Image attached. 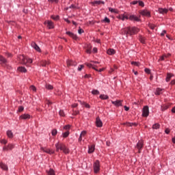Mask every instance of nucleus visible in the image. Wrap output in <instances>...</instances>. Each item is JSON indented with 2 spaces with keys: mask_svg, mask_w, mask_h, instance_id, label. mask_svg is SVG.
I'll use <instances>...</instances> for the list:
<instances>
[{
  "mask_svg": "<svg viewBox=\"0 0 175 175\" xmlns=\"http://www.w3.org/2000/svg\"><path fill=\"white\" fill-rule=\"evenodd\" d=\"M18 59L22 65H27V64H32V62H33L32 59L25 57L24 55H19L18 56Z\"/></svg>",
  "mask_w": 175,
  "mask_h": 175,
  "instance_id": "f03ea898",
  "label": "nucleus"
},
{
  "mask_svg": "<svg viewBox=\"0 0 175 175\" xmlns=\"http://www.w3.org/2000/svg\"><path fill=\"white\" fill-rule=\"evenodd\" d=\"M87 135V131H83L80 135L82 137H85V135Z\"/></svg>",
  "mask_w": 175,
  "mask_h": 175,
  "instance_id": "c03bdc74",
  "label": "nucleus"
},
{
  "mask_svg": "<svg viewBox=\"0 0 175 175\" xmlns=\"http://www.w3.org/2000/svg\"><path fill=\"white\" fill-rule=\"evenodd\" d=\"M139 13L142 16L145 17H151V13H150V12L146 10H141Z\"/></svg>",
  "mask_w": 175,
  "mask_h": 175,
  "instance_id": "6e6552de",
  "label": "nucleus"
},
{
  "mask_svg": "<svg viewBox=\"0 0 175 175\" xmlns=\"http://www.w3.org/2000/svg\"><path fill=\"white\" fill-rule=\"evenodd\" d=\"M78 33H79V35H81V33H84V30H83V29L79 28L78 30Z\"/></svg>",
  "mask_w": 175,
  "mask_h": 175,
  "instance_id": "13d9d810",
  "label": "nucleus"
},
{
  "mask_svg": "<svg viewBox=\"0 0 175 175\" xmlns=\"http://www.w3.org/2000/svg\"><path fill=\"white\" fill-rule=\"evenodd\" d=\"M117 18H119V20H122V21H124L125 20H129L128 16L125 14L118 16Z\"/></svg>",
  "mask_w": 175,
  "mask_h": 175,
  "instance_id": "4468645a",
  "label": "nucleus"
},
{
  "mask_svg": "<svg viewBox=\"0 0 175 175\" xmlns=\"http://www.w3.org/2000/svg\"><path fill=\"white\" fill-rule=\"evenodd\" d=\"M165 33H166V30H163L161 33V36H165Z\"/></svg>",
  "mask_w": 175,
  "mask_h": 175,
  "instance_id": "338daca9",
  "label": "nucleus"
},
{
  "mask_svg": "<svg viewBox=\"0 0 175 175\" xmlns=\"http://www.w3.org/2000/svg\"><path fill=\"white\" fill-rule=\"evenodd\" d=\"M172 77H173V75L172 73L167 74V77L165 79V81H167V83H169V81H170V79H172Z\"/></svg>",
  "mask_w": 175,
  "mask_h": 175,
  "instance_id": "c85d7f7f",
  "label": "nucleus"
},
{
  "mask_svg": "<svg viewBox=\"0 0 175 175\" xmlns=\"http://www.w3.org/2000/svg\"><path fill=\"white\" fill-rule=\"evenodd\" d=\"M112 105H114V106H116L117 107L120 106H122V101L120 100H117L116 101H111Z\"/></svg>",
  "mask_w": 175,
  "mask_h": 175,
  "instance_id": "dca6fc26",
  "label": "nucleus"
},
{
  "mask_svg": "<svg viewBox=\"0 0 175 175\" xmlns=\"http://www.w3.org/2000/svg\"><path fill=\"white\" fill-rule=\"evenodd\" d=\"M148 27H149V28H150V29H155V25H154L152 23H149Z\"/></svg>",
  "mask_w": 175,
  "mask_h": 175,
  "instance_id": "79ce46f5",
  "label": "nucleus"
},
{
  "mask_svg": "<svg viewBox=\"0 0 175 175\" xmlns=\"http://www.w3.org/2000/svg\"><path fill=\"white\" fill-rule=\"evenodd\" d=\"M6 133H7L8 137H9L10 139L13 138V132H12V131L8 130V131H7Z\"/></svg>",
  "mask_w": 175,
  "mask_h": 175,
  "instance_id": "2f4dec72",
  "label": "nucleus"
},
{
  "mask_svg": "<svg viewBox=\"0 0 175 175\" xmlns=\"http://www.w3.org/2000/svg\"><path fill=\"white\" fill-rule=\"evenodd\" d=\"M23 110H24V107L20 106V107H18V111H19V113H21V111H23Z\"/></svg>",
  "mask_w": 175,
  "mask_h": 175,
  "instance_id": "bf43d9fd",
  "label": "nucleus"
},
{
  "mask_svg": "<svg viewBox=\"0 0 175 175\" xmlns=\"http://www.w3.org/2000/svg\"><path fill=\"white\" fill-rule=\"evenodd\" d=\"M166 55H163L160 59H159V61H165V58H166Z\"/></svg>",
  "mask_w": 175,
  "mask_h": 175,
  "instance_id": "864d4df0",
  "label": "nucleus"
},
{
  "mask_svg": "<svg viewBox=\"0 0 175 175\" xmlns=\"http://www.w3.org/2000/svg\"><path fill=\"white\" fill-rule=\"evenodd\" d=\"M64 146H65V144H64L63 143H59V142L56 143L55 144V146L56 148L57 152H58L59 151V150L61 151H62V149L64 148Z\"/></svg>",
  "mask_w": 175,
  "mask_h": 175,
  "instance_id": "39448f33",
  "label": "nucleus"
},
{
  "mask_svg": "<svg viewBox=\"0 0 175 175\" xmlns=\"http://www.w3.org/2000/svg\"><path fill=\"white\" fill-rule=\"evenodd\" d=\"M109 12H111V13H115L116 14H118V10L117 9L109 8Z\"/></svg>",
  "mask_w": 175,
  "mask_h": 175,
  "instance_id": "7c9ffc66",
  "label": "nucleus"
},
{
  "mask_svg": "<svg viewBox=\"0 0 175 175\" xmlns=\"http://www.w3.org/2000/svg\"><path fill=\"white\" fill-rule=\"evenodd\" d=\"M62 151H63L64 154H69V152H70V150H69V148H68V147H66V146L64 145V146H63V149H62Z\"/></svg>",
  "mask_w": 175,
  "mask_h": 175,
  "instance_id": "a878e982",
  "label": "nucleus"
},
{
  "mask_svg": "<svg viewBox=\"0 0 175 175\" xmlns=\"http://www.w3.org/2000/svg\"><path fill=\"white\" fill-rule=\"evenodd\" d=\"M149 114H150V110L148 109V106L144 107L142 116L143 117H148Z\"/></svg>",
  "mask_w": 175,
  "mask_h": 175,
  "instance_id": "20e7f679",
  "label": "nucleus"
},
{
  "mask_svg": "<svg viewBox=\"0 0 175 175\" xmlns=\"http://www.w3.org/2000/svg\"><path fill=\"white\" fill-rule=\"evenodd\" d=\"M44 24L47 25V28H49V29H53V28H54V23L51 21H45Z\"/></svg>",
  "mask_w": 175,
  "mask_h": 175,
  "instance_id": "9b49d317",
  "label": "nucleus"
},
{
  "mask_svg": "<svg viewBox=\"0 0 175 175\" xmlns=\"http://www.w3.org/2000/svg\"><path fill=\"white\" fill-rule=\"evenodd\" d=\"M167 109H169V106L168 105H163V106H161L162 111H165V110H167Z\"/></svg>",
  "mask_w": 175,
  "mask_h": 175,
  "instance_id": "58836bf2",
  "label": "nucleus"
},
{
  "mask_svg": "<svg viewBox=\"0 0 175 175\" xmlns=\"http://www.w3.org/2000/svg\"><path fill=\"white\" fill-rule=\"evenodd\" d=\"M167 12H169L168 9L159 8V13H160L161 14H165L167 13Z\"/></svg>",
  "mask_w": 175,
  "mask_h": 175,
  "instance_id": "5701e85b",
  "label": "nucleus"
},
{
  "mask_svg": "<svg viewBox=\"0 0 175 175\" xmlns=\"http://www.w3.org/2000/svg\"><path fill=\"white\" fill-rule=\"evenodd\" d=\"M92 94V95H99V91L98 90H93Z\"/></svg>",
  "mask_w": 175,
  "mask_h": 175,
  "instance_id": "4c0bfd02",
  "label": "nucleus"
},
{
  "mask_svg": "<svg viewBox=\"0 0 175 175\" xmlns=\"http://www.w3.org/2000/svg\"><path fill=\"white\" fill-rule=\"evenodd\" d=\"M124 109L125 111H129V107H126V105H125V106L124 107Z\"/></svg>",
  "mask_w": 175,
  "mask_h": 175,
  "instance_id": "774afa93",
  "label": "nucleus"
},
{
  "mask_svg": "<svg viewBox=\"0 0 175 175\" xmlns=\"http://www.w3.org/2000/svg\"><path fill=\"white\" fill-rule=\"evenodd\" d=\"M131 65H135V66H140V64L137 62H132Z\"/></svg>",
  "mask_w": 175,
  "mask_h": 175,
  "instance_id": "de8ad7c7",
  "label": "nucleus"
},
{
  "mask_svg": "<svg viewBox=\"0 0 175 175\" xmlns=\"http://www.w3.org/2000/svg\"><path fill=\"white\" fill-rule=\"evenodd\" d=\"M103 23H107V24H109L110 23V19L107 17H105L104 20L103 21Z\"/></svg>",
  "mask_w": 175,
  "mask_h": 175,
  "instance_id": "ea45409f",
  "label": "nucleus"
},
{
  "mask_svg": "<svg viewBox=\"0 0 175 175\" xmlns=\"http://www.w3.org/2000/svg\"><path fill=\"white\" fill-rule=\"evenodd\" d=\"M40 150L43 151L44 152H46V154H49L50 155H51L52 154H54V150H51L49 148H46L44 147H41L40 148Z\"/></svg>",
  "mask_w": 175,
  "mask_h": 175,
  "instance_id": "0eeeda50",
  "label": "nucleus"
},
{
  "mask_svg": "<svg viewBox=\"0 0 175 175\" xmlns=\"http://www.w3.org/2000/svg\"><path fill=\"white\" fill-rule=\"evenodd\" d=\"M30 90H31V91H33V92H36V87L33 85L30 86Z\"/></svg>",
  "mask_w": 175,
  "mask_h": 175,
  "instance_id": "3c124183",
  "label": "nucleus"
},
{
  "mask_svg": "<svg viewBox=\"0 0 175 175\" xmlns=\"http://www.w3.org/2000/svg\"><path fill=\"white\" fill-rule=\"evenodd\" d=\"M31 46L33 47V49H35L36 51H38V53H40V47H39V46H38L36 43L31 42Z\"/></svg>",
  "mask_w": 175,
  "mask_h": 175,
  "instance_id": "412c9836",
  "label": "nucleus"
},
{
  "mask_svg": "<svg viewBox=\"0 0 175 175\" xmlns=\"http://www.w3.org/2000/svg\"><path fill=\"white\" fill-rule=\"evenodd\" d=\"M91 49H92V46H89V47L86 49V53H87V54H91V53H92Z\"/></svg>",
  "mask_w": 175,
  "mask_h": 175,
  "instance_id": "09e8293b",
  "label": "nucleus"
},
{
  "mask_svg": "<svg viewBox=\"0 0 175 175\" xmlns=\"http://www.w3.org/2000/svg\"><path fill=\"white\" fill-rule=\"evenodd\" d=\"M0 167L3 170H8V169H9V168H8V165H6V164L3 163H0Z\"/></svg>",
  "mask_w": 175,
  "mask_h": 175,
  "instance_id": "cd10ccee",
  "label": "nucleus"
},
{
  "mask_svg": "<svg viewBox=\"0 0 175 175\" xmlns=\"http://www.w3.org/2000/svg\"><path fill=\"white\" fill-rule=\"evenodd\" d=\"M57 133V129L52 130V136H56Z\"/></svg>",
  "mask_w": 175,
  "mask_h": 175,
  "instance_id": "8fccbe9b",
  "label": "nucleus"
},
{
  "mask_svg": "<svg viewBox=\"0 0 175 175\" xmlns=\"http://www.w3.org/2000/svg\"><path fill=\"white\" fill-rule=\"evenodd\" d=\"M0 61H1V62H2V64H6V62H8L6 59H5V57H3V56H2L1 55H0Z\"/></svg>",
  "mask_w": 175,
  "mask_h": 175,
  "instance_id": "c9c22d12",
  "label": "nucleus"
},
{
  "mask_svg": "<svg viewBox=\"0 0 175 175\" xmlns=\"http://www.w3.org/2000/svg\"><path fill=\"white\" fill-rule=\"evenodd\" d=\"M66 34L70 36V38H72L74 40H77L79 39V37H77V35L72 33V31H66Z\"/></svg>",
  "mask_w": 175,
  "mask_h": 175,
  "instance_id": "9d476101",
  "label": "nucleus"
},
{
  "mask_svg": "<svg viewBox=\"0 0 175 175\" xmlns=\"http://www.w3.org/2000/svg\"><path fill=\"white\" fill-rule=\"evenodd\" d=\"M129 20H130L131 21H140V18L136 16V15H130L129 17Z\"/></svg>",
  "mask_w": 175,
  "mask_h": 175,
  "instance_id": "f8f14e48",
  "label": "nucleus"
},
{
  "mask_svg": "<svg viewBox=\"0 0 175 175\" xmlns=\"http://www.w3.org/2000/svg\"><path fill=\"white\" fill-rule=\"evenodd\" d=\"M96 126H98V128H102L103 123H102V120H100V118H96Z\"/></svg>",
  "mask_w": 175,
  "mask_h": 175,
  "instance_id": "2eb2a0df",
  "label": "nucleus"
},
{
  "mask_svg": "<svg viewBox=\"0 0 175 175\" xmlns=\"http://www.w3.org/2000/svg\"><path fill=\"white\" fill-rule=\"evenodd\" d=\"M146 73H148V75H150L151 72V70L149 68H145Z\"/></svg>",
  "mask_w": 175,
  "mask_h": 175,
  "instance_id": "680f3d73",
  "label": "nucleus"
},
{
  "mask_svg": "<svg viewBox=\"0 0 175 175\" xmlns=\"http://www.w3.org/2000/svg\"><path fill=\"white\" fill-rule=\"evenodd\" d=\"M51 18L53 19V20H55V21H58V20H59V16H58V15H57V16H51Z\"/></svg>",
  "mask_w": 175,
  "mask_h": 175,
  "instance_id": "a19ab883",
  "label": "nucleus"
},
{
  "mask_svg": "<svg viewBox=\"0 0 175 175\" xmlns=\"http://www.w3.org/2000/svg\"><path fill=\"white\" fill-rule=\"evenodd\" d=\"M139 40L141 42V43H146V38H144V37H140L139 38Z\"/></svg>",
  "mask_w": 175,
  "mask_h": 175,
  "instance_id": "603ef678",
  "label": "nucleus"
},
{
  "mask_svg": "<svg viewBox=\"0 0 175 175\" xmlns=\"http://www.w3.org/2000/svg\"><path fill=\"white\" fill-rule=\"evenodd\" d=\"M48 175H55V172L53 169H50L49 171H46Z\"/></svg>",
  "mask_w": 175,
  "mask_h": 175,
  "instance_id": "72a5a7b5",
  "label": "nucleus"
},
{
  "mask_svg": "<svg viewBox=\"0 0 175 175\" xmlns=\"http://www.w3.org/2000/svg\"><path fill=\"white\" fill-rule=\"evenodd\" d=\"M93 167L94 173H98L99 170H100V163H99L98 160L94 163Z\"/></svg>",
  "mask_w": 175,
  "mask_h": 175,
  "instance_id": "7ed1b4c3",
  "label": "nucleus"
},
{
  "mask_svg": "<svg viewBox=\"0 0 175 175\" xmlns=\"http://www.w3.org/2000/svg\"><path fill=\"white\" fill-rule=\"evenodd\" d=\"M139 31L137 27H128L122 29L121 32L122 35H126V36H132V35H136Z\"/></svg>",
  "mask_w": 175,
  "mask_h": 175,
  "instance_id": "f257e3e1",
  "label": "nucleus"
},
{
  "mask_svg": "<svg viewBox=\"0 0 175 175\" xmlns=\"http://www.w3.org/2000/svg\"><path fill=\"white\" fill-rule=\"evenodd\" d=\"M67 65L68 66H76L77 65V62H74L73 60H68Z\"/></svg>",
  "mask_w": 175,
  "mask_h": 175,
  "instance_id": "aec40b11",
  "label": "nucleus"
},
{
  "mask_svg": "<svg viewBox=\"0 0 175 175\" xmlns=\"http://www.w3.org/2000/svg\"><path fill=\"white\" fill-rule=\"evenodd\" d=\"M87 66L88 68H92V69H94L96 72H103L105 70V68H101V69H100V70H98V69H96V68H97L96 66H95L92 64H90V63L87 64Z\"/></svg>",
  "mask_w": 175,
  "mask_h": 175,
  "instance_id": "423d86ee",
  "label": "nucleus"
},
{
  "mask_svg": "<svg viewBox=\"0 0 175 175\" xmlns=\"http://www.w3.org/2000/svg\"><path fill=\"white\" fill-rule=\"evenodd\" d=\"M107 53L108 54V55H114V54H116V50H114L113 49H109L107 51Z\"/></svg>",
  "mask_w": 175,
  "mask_h": 175,
  "instance_id": "b1692460",
  "label": "nucleus"
},
{
  "mask_svg": "<svg viewBox=\"0 0 175 175\" xmlns=\"http://www.w3.org/2000/svg\"><path fill=\"white\" fill-rule=\"evenodd\" d=\"M100 99H102L103 100H106L109 99V96L106 94H100L99 96Z\"/></svg>",
  "mask_w": 175,
  "mask_h": 175,
  "instance_id": "c756f323",
  "label": "nucleus"
},
{
  "mask_svg": "<svg viewBox=\"0 0 175 175\" xmlns=\"http://www.w3.org/2000/svg\"><path fill=\"white\" fill-rule=\"evenodd\" d=\"M46 90H53L54 88L53 87V85L48 84V85H46Z\"/></svg>",
  "mask_w": 175,
  "mask_h": 175,
  "instance_id": "49530a36",
  "label": "nucleus"
},
{
  "mask_svg": "<svg viewBox=\"0 0 175 175\" xmlns=\"http://www.w3.org/2000/svg\"><path fill=\"white\" fill-rule=\"evenodd\" d=\"M79 103L82 105V106H85V107H86V109H90L91 106L90 105V104L84 102V101H81V100H79Z\"/></svg>",
  "mask_w": 175,
  "mask_h": 175,
  "instance_id": "4be33fe9",
  "label": "nucleus"
},
{
  "mask_svg": "<svg viewBox=\"0 0 175 175\" xmlns=\"http://www.w3.org/2000/svg\"><path fill=\"white\" fill-rule=\"evenodd\" d=\"M165 133H166L167 135H169V134L170 133V129H166L165 130Z\"/></svg>",
  "mask_w": 175,
  "mask_h": 175,
  "instance_id": "0e129e2a",
  "label": "nucleus"
},
{
  "mask_svg": "<svg viewBox=\"0 0 175 175\" xmlns=\"http://www.w3.org/2000/svg\"><path fill=\"white\" fill-rule=\"evenodd\" d=\"M139 1H133L131 3V5H137Z\"/></svg>",
  "mask_w": 175,
  "mask_h": 175,
  "instance_id": "e2e57ef3",
  "label": "nucleus"
},
{
  "mask_svg": "<svg viewBox=\"0 0 175 175\" xmlns=\"http://www.w3.org/2000/svg\"><path fill=\"white\" fill-rule=\"evenodd\" d=\"M64 129H65L66 131L70 129V125L67 124V125L64 126Z\"/></svg>",
  "mask_w": 175,
  "mask_h": 175,
  "instance_id": "6e6d98bb",
  "label": "nucleus"
},
{
  "mask_svg": "<svg viewBox=\"0 0 175 175\" xmlns=\"http://www.w3.org/2000/svg\"><path fill=\"white\" fill-rule=\"evenodd\" d=\"M95 151V145L89 146L88 154H92Z\"/></svg>",
  "mask_w": 175,
  "mask_h": 175,
  "instance_id": "393cba45",
  "label": "nucleus"
},
{
  "mask_svg": "<svg viewBox=\"0 0 175 175\" xmlns=\"http://www.w3.org/2000/svg\"><path fill=\"white\" fill-rule=\"evenodd\" d=\"M18 72H21V73H27V70L25 67L23 66H19L17 68Z\"/></svg>",
  "mask_w": 175,
  "mask_h": 175,
  "instance_id": "6ab92c4d",
  "label": "nucleus"
},
{
  "mask_svg": "<svg viewBox=\"0 0 175 175\" xmlns=\"http://www.w3.org/2000/svg\"><path fill=\"white\" fill-rule=\"evenodd\" d=\"M59 114L60 117H65V112H64V110H60L59 111Z\"/></svg>",
  "mask_w": 175,
  "mask_h": 175,
  "instance_id": "37998d69",
  "label": "nucleus"
},
{
  "mask_svg": "<svg viewBox=\"0 0 175 175\" xmlns=\"http://www.w3.org/2000/svg\"><path fill=\"white\" fill-rule=\"evenodd\" d=\"M83 68H84V66L83 65H81L80 66L78 67V70H83Z\"/></svg>",
  "mask_w": 175,
  "mask_h": 175,
  "instance_id": "69168bd1",
  "label": "nucleus"
},
{
  "mask_svg": "<svg viewBox=\"0 0 175 175\" xmlns=\"http://www.w3.org/2000/svg\"><path fill=\"white\" fill-rule=\"evenodd\" d=\"M123 125H126V126H136L137 124L136 122H125L123 123Z\"/></svg>",
  "mask_w": 175,
  "mask_h": 175,
  "instance_id": "bb28decb",
  "label": "nucleus"
},
{
  "mask_svg": "<svg viewBox=\"0 0 175 175\" xmlns=\"http://www.w3.org/2000/svg\"><path fill=\"white\" fill-rule=\"evenodd\" d=\"M49 2H51V3H53V2H55V3H58V0H48Z\"/></svg>",
  "mask_w": 175,
  "mask_h": 175,
  "instance_id": "052dcab7",
  "label": "nucleus"
},
{
  "mask_svg": "<svg viewBox=\"0 0 175 175\" xmlns=\"http://www.w3.org/2000/svg\"><path fill=\"white\" fill-rule=\"evenodd\" d=\"M0 143H1V144H8V140L1 139V140H0Z\"/></svg>",
  "mask_w": 175,
  "mask_h": 175,
  "instance_id": "5fc2aeb1",
  "label": "nucleus"
},
{
  "mask_svg": "<svg viewBox=\"0 0 175 175\" xmlns=\"http://www.w3.org/2000/svg\"><path fill=\"white\" fill-rule=\"evenodd\" d=\"M105 5V1H94L91 2V5H92V6H98V5Z\"/></svg>",
  "mask_w": 175,
  "mask_h": 175,
  "instance_id": "ddd939ff",
  "label": "nucleus"
},
{
  "mask_svg": "<svg viewBox=\"0 0 175 175\" xmlns=\"http://www.w3.org/2000/svg\"><path fill=\"white\" fill-rule=\"evenodd\" d=\"M21 120H29L31 118V116L28 113L23 114L20 116Z\"/></svg>",
  "mask_w": 175,
  "mask_h": 175,
  "instance_id": "a211bd4d",
  "label": "nucleus"
},
{
  "mask_svg": "<svg viewBox=\"0 0 175 175\" xmlns=\"http://www.w3.org/2000/svg\"><path fill=\"white\" fill-rule=\"evenodd\" d=\"M139 6H142V8H144V2L143 1H138Z\"/></svg>",
  "mask_w": 175,
  "mask_h": 175,
  "instance_id": "4d7b16f0",
  "label": "nucleus"
},
{
  "mask_svg": "<svg viewBox=\"0 0 175 175\" xmlns=\"http://www.w3.org/2000/svg\"><path fill=\"white\" fill-rule=\"evenodd\" d=\"M161 92H162V89L157 88L156 89L155 95H161Z\"/></svg>",
  "mask_w": 175,
  "mask_h": 175,
  "instance_id": "e433bc0d",
  "label": "nucleus"
},
{
  "mask_svg": "<svg viewBox=\"0 0 175 175\" xmlns=\"http://www.w3.org/2000/svg\"><path fill=\"white\" fill-rule=\"evenodd\" d=\"M63 137L66 138L69 136V131H66L62 134Z\"/></svg>",
  "mask_w": 175,
  "mask_h": 175,
  "instance_id": "a18cd8bd",
  "label": "nucleus"
},
{
  "mask_svg": "<svg viewBox=\"0 0 175 175\" xmlns=\"http://www.w3.org/2000/svg\"><path fill=\"white\" fill-rule=\"evenodd\" d=\"M152 129H159V128H161V124H159V123H155L152 125Z\"/></svg>",
  "mask_w": 175,
  "mask_h": 175,
  "instance_id": "473e14b6",
  "label": "nucleus"
},
{
  "mask_svg": "<svg viewBox=\"0 0 175 175\" xmlns=\"http://www.w3.org/2000/svg\"><path fill=\"white\" fill-rule=\"evenodd\" d=\"M14 148V144H9L8 146L3 147V151H9V150H12Z\"/></svg>",
  "mask_w": 175,
  "mask_h": 175,
  "instance_id": "1a4fd4ad",
  "label": "nucleus"
},
{
  "mask_svg": "<svg viewBox=\"0 0 175 175\" xmlns=\"http://www.w3.org/2000/svg\"><path fill=\"white\" fill-rule=\"evenodd\" d=\"M143 141H139L138 143L137 144L136 148H137L139 152H140V150H142V148H143Z\"/></svg>",
  "mask_w": 175,
  "mask_h": 175,
  "instance_id": "f3484780",
  "label": "nucleus"
},
{
  "mask_svg": "<svg viewBox=\"0 0 175 175\" xmlns=\"http://www.w3.org/2000/svg\"><path fill=\"white\" fill-rule=\"evenodd\" d=\"M49 64L50 63L46 60H42L40 62L41 66H46V65H49Z\"/></svg>",
  "mask_w": 175,
  "mask_h": 175,
  "instance_id": "f704fd0d",
  "label": "nucleus"
}]
</instances>
